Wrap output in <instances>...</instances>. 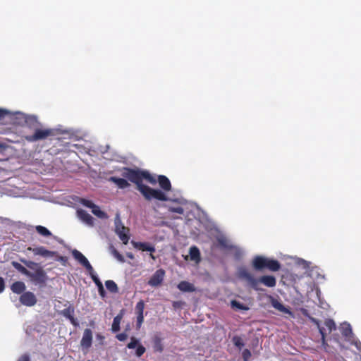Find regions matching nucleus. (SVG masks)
Instances as JSON below:
<instances>
[{"label":"nucleus","mask_w":361,"mask_h":361,"mask_svg":"<svg viewBox=\"0 0 361 361\" xmlns=\"http://www.w3.org/2000/svg\"><path fill=\"white\" fill-rule=\"evenodd\" d=\"M12 265L15 269H16L18 271H20L21 274L27 276L29 274V271L24 267L22 264L17 262H12Z\"/></svg>","instance_id":"72a5a7b5"},{"label":"nucleus","mask_w":361,"mask_h":361,"mask_svg":"<svg viewBox=\"0 0 361 361\" xmlns=\"http://www.w3.org/2000/svg\"><path fill=\"white\" fill-rule=\"evenodd\" d=\"M150 257L152 259H155V257L151 253L150 254Z\"/></svg>","instance_id":"bf43d9fd"},{"label":"nucleus","mask_w":361,"mask_h":361,"mask_svg":"<svg viewBox=\"0 0 361 361\" xmlns=\"http://www.w3.org/2000/svg\"><path fill=\"white\" fill-rule=\"evenodd\" d=\"M145 303L142 300H140L135 306L137 315H143Z\"/></svg>","instance_id":"ea45409f"},{"label":"nucleus","mask_w":361,"mask_h":361,"mask_svg":"<svg viewBox=\"0 0 361 361\" xmlns=\"http://www.w3.org/2000/svg\"><path fill=\"white\" fill-rule=\"evenodd\" d=\"M324 325L326 327L328 331L330 333L336 328V324L334 320L327 319L324 322Z\"/></svg>","instance_id":"4c0bfd02"},{"label":"nucleus","mask_w":361,"mask_h":361,"mask_svg":"<svg viewBox=\"0 0 361 361\" xmlns=\"http://www.w3.org/2000/svg\"><path fill=\"white\" fill-rule=\"evenodd\" d=\"M340 331L346 341L353 344L357 350H361V342L354 338L352 328L349 323H342L340 326Z\"/></svg>","instance_id":"39448f33"},{"label":"nucleus","mask_w":361,"mask_h":361,"mask_svg":"<svg viewBox=\"0 0 361 361\" xmlns=\"http://www.w3.org/2000/svg\"><path fill=\"white\" fill-rule=\"evenodd\" d=\"M20 301L23 305L32 307L36 304L37 298L34 293L27 291L21 295Z\"/></svg>","instance_id":"f8f14e48"},{"label":"nucleus","mask_w":361,"mask_h":361,"mask_svg":"<svg viewBox=\"0 0 361 361\" xmlns=\"http://www.w3.org/2000/svg\"><path fill=\"white\" fill-rule=\"evenodd\" d=\"M122 319V315L118 314L114 318V321L111 326V330L113 332H117L120 329V324Z\"/></svg>","instance_id":"7c9ffc66"},{"label":"nucleus","mask_w":361,"mask_h":361,"mask_svg":"<svg viewBox=\"0 0 361 361\" xmlns=\"http://www.w3.org/2000/svg\"><path fill=\"white\" fill-rule=\"evenodd\" d=\"M268 258L263 256H256L253 258L252 264L256 270H261L266 268Z\"/></svg>","instance_id":"a211bd4d"},{"label":"nucleus","mask_w":361,"mask_h":361,"mask_svg":"<svg viewBox=\"0 0 361 361\" xmlns=\"http://www.w3.org/2000/svg\"><path fill=\"white\" fill-rule=\"evenodd\" d=\"M233 344L239 350H241L245 345L243 340L240 336H234L232 339Z\"/></svg>","instance_id":"c9c22d12"},{"label":"nucleus","mask_w":361,"mask_h":361,"mask_svg":"<svg viewBox=\"0 0 361 361\" xmlns=\"http://www.w3.org/2000/svg\"><path fill=\"white\" fill-rule=\"evenodd\" d=\"M105 286L106 288L111 293H116L118 291V286L114 281H106L105 282Z\"/></svg>","instance_id":"473e14b6"},{"label":"nucleus","mask_w":361,"mask_h":361,"mask_svg":"<svg viewBox=\"0 0 361 361\" xmlns=\"http://www.w3.org/2000/svg\"><path fill=\"white\" fill-rule=\"evenodd\" d=\"M310 320H311V322H312L314 324H315L317 326L319 331L322 336V345L324 347V348L326 349V346H327V343H326V341L325 339L326 329L320 326L319 322L317 319L310 317Z\"/></svg>","instance_id":"5701e85b"},{"label":"nucleus","mask_w":361,"mask_h":361,"mask_svg":"<svg viewBox=\"0 0 361 361\" xmlns=\"http://www.w3.org/2000/svg\"><path fill=\"white\" fill-rule=\"evenodd\" d=\"M92 342V332L90 329H85L80 341L81 347L83 349H88L91 347Z\"/></svg>","instance_id":"2eb2a0df"},{"label":"nucleus","mask_w":361,"mask_h":361,"mask_svg":"<svg viewBox=\"0 0 361 361\" xmlns=\"http://www.w3.org/2000/svg\"><path fill=\"white\" fill-rule=\"evenodd\" d=\"M128 337L127 334L126 333H121L116 335V338L120 341H125Z\"/></svg>","instance_id":"de8ad7c7"},{"label":"nucleus","mask_w":361,"mask_h":361,"mask_svg":"<svg viewBox=\"0 0 361 361\" xmlns=\"http://www.w3.org/2000/svg\"><path fill=\"white\" fill-rule=\"evenodd\" d=\"M136 348H136L135 354L137 357L142 356L146 350L145 348L140 344H138V345Z\"/></svg>","instance_id":"c03bdc74"},{"label":"nucleus","mask_w":361,"mask_h":361,"mask_svg":"<svg viewBox=\"0 0 361 361\" xmlns=\"http://www.w3.org/2000/svg\"><path fill=\"white\" fill-rule=\"evenodd\" d=\"M61 314L67 319H70L73 317L74 308L72 306H69L68 307L61 311Z\"/></svg>","instance_id":"e433bc0d"},{"label":"nucleus","mask_w":361,"mask_h":361,"mask_svg":"<svg viewBox=\"0 0 361 361\" xmlns=\"http://www.w3.org/2000/svg\"><path fill=\"white\" fill-rule=\"evenodd\" d=\"M286 259L288 260V265H293L302 268L307 271L310 267L311 262L295 256H287Z\"/></svg>","instance_id":"1a4fd4ad"},{"label":"nucleus","mask_w":361,"mask_h":361,"mask_svg":"<svg viewBox=\"0 0 361 361\" xmlns=\"http://www.w3.org/2000/svg\"><path fill=\"white\" fill-rule=\"evenodd\" d=\"M21 262L28 268L35 269L36 267H37V264L32 262V261H27L25 259H21Z\"/></svg>","instance_id":"79ce46f5"},{"label":"nucleus","mask_w":361,"mask_h":361,"mask_svg":"<svg viewBox=\"0 0 361 361\" xmlns=\"http://www.w3.org/2000/svg\"><path fill=\"white\" fill-rule=\"evenodd\" d=\"M159 182V184L160 187L164 190V191H169L171 188V185L169 179L163 175L158 176L157 180Z\"/></svg>","instance_id":"412c9836"},{"label":"nucleus","mask_w":361,"mask_h":361,"mask_svg":"<svg viewBox=\"0 0 361 361\" xmlns=\"http://www.w3.org/2000/svg\"><path fill=\"white\" fill-rule=\"evenodd\" d=\"M178 302H175L173 303V307H178Z\"/></svg>","instance_id":"13d9d810"},{"label":"nucleus","mask_w":361,"mask_h":361,"mask_svg":"<svg viewBox=\"0 0 361 361\" xmlns=\"http://www.w3.org/2000/svg\"><path fill=\"white\" fill-rule=\"evenodd\" d=\"M266 268L269 269V270L272 271H277L280 269L281 265L280 263L275 259H271L268 258Z\"/></svg>","instance_id":"c756f323"},{"label":"nucleus","mask_w":361,"mask_h":361,"mask_svg":"<svg viewBox=\"0 0 361 361\" xmlns=\"http://www.w3.org/2000/svg\"><path fill=\"white\" fill-rule=\"evenodd\" d=\"M123 175L129 180L137 185V190L146 200H168L166 198V194L164 192L159 189L151 188L142 183V179H146L151 183H155L157 182L155 177L152 176L148 171L126 169Z\"/></svg>","instance_id":"f257e3e1"},{"label":"nucleus","mask_w":361,"mask_h":361,"mask_svg":"<svg viewBox=\"0 0 361 361\" xmlns=\"http://www.w3.org/2000/svg\"><path fill=\"white\" fill-rule=\"evenodd\" d=\"M71 324L74 325L75 326H77L78 325L77 319L74 318V317H72L71 318L68 319Z\"/></svg>","instance_id":"864d4df0"},{"label":"nucleus","mask_w":361,"mask_h":361,"mask_svg":"<svg viewBox=\"0 0 361 361\" xmlns=\"http://www.w3.org/2000/svg\"><path fill=\"white\" fill-rule=\"evenodd\" d=\"M96 337H97V339L101 342V344H102L104 337L101 334H97Z\"/></svg>","instance_id":"5fc2aeb1"},{"label":"nucleus","mask_w":361,"mask_h":361,"mask_svg":"<svg viewBox=\"0 0 361 361\" xmlns=\"http://www.w3.org/2000/svg\"><path fill=\"white\" fill-rule=\"evenodd\" d=\"M79 202L83 206L91 209L92 214H94L98 218L106 219L108 217L107 214L101 210L100 207L94 204L92 201L84 198H81L80 199Z\"/></svg>","instance_id":"0eeeda50"},{"label":"nucleus","mask_w":361,"mask_h":361,"mask_svg":"<svg viewBox=\"0 0 361 361\" xmlns=\"http://www.w3.org/2000/svg\"><path fill=\"white\" fill-rule=\"evenodd\" d=\"M237 275L240 279L247 281L248 285L255 290H261L259 287L257 279H255L245 267H239L237 270Z\"/></svg>","instance_id":"7ed1b4c3"},{"label":"nucleus","mask_w":361,"mask_h":361,"mask_svg":"<svg viewBox=\"0 0 361 361\" xmlns=\"http://www.w3.org/2000/svg\"><path fill=\"white\" fill-rule=\"evenodd\" d=\"M28 251H32L35 255H39L44 258H52L56 255V252L50 251L42 246L28 247Z\"/></svg>","instance_id":"9b49d317"},{"label":"nucleus","mask_w":361,"mask_h":361,"mask_svg":"<svg viewBox=\"0 0 361 361\" xmlns=\"http://www.w3.org/2000/svg\"><path fill=\"white\" fill-rule=\"evenodd\" d=\"M27 276H28L30 280L35 284L44 283L47 280V274L40 267L36 269L34 272H30L29 271V274L27 275Z\"/></svg>","instance_id":"6e6552de"},{"label":"nucleus","mask_w":361,"mask_h":361,"mask_svg":"<svg viewBox=\"0 0 361 361\" xmlns=\"http://www.w3.org/2000/svg\"><path fill=\"white\" fill-rule=\"evenodd\" d=\"M77 216L79 219L89 226H92L94 221L92 216L83 209L77 210Z\"/></svg>","instance_id":"dca6fc26"},{"label":"nucleus","mask_w":361,"mask_h":361,"mask_svg":"<svg viewBox=\"0 0 361 361\" xmlns=\"http://www.w3.org/2000/svg\"><path fill=\"white\" fill-rule=\"evenodd\" d=\"M153 348L156 352L161 353L164 350L162 339L159 335H154L153 338Z\"/></svg>","instance_id":"393cba45"},{"label":"nucleus","mask_w":361,"mask_h":361,"mask_svg":"<svg viewBox=\"0 0 361 361\" xmlns=\"http://www.w3.org/2000/svg\"><path fill=\"white\" fill-rule=\"evenodd\" d=\"M92 148H93L92 151L95 153V155L97 156L99 154H105L106 152H107L108 150L109 149V145L107 144L104 145H94L92 147ZM90 155L94 156V154H90Z\"/></svg>","instance_id":"b1692460"},{"label":"nucleus","mask_w":361,"mask_h":361,"mask_svg":"<svg viewBox=\"0 0 361 361\" xmlns=\"http://www.w3.org/2000/svg\"><path fill=\"white\" fill-rule=\"evenodd\" d=\"M139 340L135 337L130 338V342L127 345V348L129 349L135 348L139 344Z\"/></svg>","instance_id":"a19ab883"},{"label":"nucleus","mask_w":361,"mask_h":361,"mask_svg":"<svg viewBox=\"0 0 361 361\" xmlns=\"http://www.w3.org/2000/svg\"><path fill=\"white\" fill-rule=\"evenodd\" d=\"M231 306L233 309L238 310L246 311L249 310L248 307L235 300L231 301Z\"/></svg>","instance_id":"2f4dec72"},{"label":"nucleus","mask_w":361,"mask_h":361,"mask_svg":"<svg viewBox=\"0 0 361 361\" xmlns=\"http://www.w3.org/2000/svg\"><path fill=\"white\" fill-rule=\"evenodd\" d=\"M65 131H61L57 128H37L35 130L34 133L25 137L26 140L28 142H37L39 140H45L49 137H55L59 135L64 133Z\"/></svg>","instance_id":"f03ea898"},{"label":"nucleus","mask_w":361,"mask_h":361,"mask_svg":"<svg viewBox=\"0 0 361 361\" xmlns=\"http://www.w3.org/2000/svg\"><path fill=\"white\" fill-rule=\"evenodd\" d=\"M11 288L13 293L20 294L25 290L26 286L23 282L16 281L12 284Z\"/></svg>","instance_id":"c85d7f7f"},{"label":"nucleus","mask_w":361,"mask_h":361,"mask_svg":"<svg viewBox=\"0 0 361 361\" xmlns=\"http://www.w3.org/2000/svg\"><path fill=\"white\" fill-rule=\"evenodd\" d=\"M178 288L183 292H193L195 290L192 283L185 281H181L178 285Z\"/></svg>","instance_id":"bb28decb"},{"label":"nucleus","mask_w":361,"mask_h":361,"mask_svg":"<svg viewBox=\"0 0 361 361\" xmlns=\"http://www.w3.org/2000/svg\"><path fill=\"white\" fill-rule=\"evenodd\" d=\"M112 254L116 259L121 262H124V257L115 249L112 250Z\"/></svg>","instance_id":"a18cd8bd"},{"label":"nucleus","mask_w":361,"mask_h":361,"mask_svg":"<svg viewBox=\"0 0 361 361\" xmlns=\"http://www.w3.org/2000/svg\"><path fill=\"white\" fill-rule=\"evenodd\" d=\"M36 231L42 236L48 237L51 235V233L44 226H37Z\"/></svg>","instance_id":"f704fd0d"},{"label":"nucleus","mask_w":361,"mask_h":361,"mask_svg":"<svg viewBox=\"0 0 361 361\" xmlns=\"http://www.w3.org/2000/svg\"><path fill=\"white\" fill-rule=\"evenodd\" d=\"M302 278V276H295V278H294V281H295L296 280H300Z\"/></svg>","instance_id":"6e6d98bb"},{"label":"nucleus","mask_w":361,"mask_h":361,"mask_svg":"<svg viewBox=\"0 0 361 361\" xmlns=\"http://www.w3.org/2000/svg\"><path fill=\"white\" fill-rule=\"evenodd\" d=\"M259 284L261 283L267 287L273 288L276 284V278L273 276H262L259 279Z\"/></svg>","instance_id":"aec40b11"},{"label":"nucleus","mask_w":361,"mask_h":361,"mask_svg":"<svg viewBox=\"0 0 361 361\" xmlns=\"http://www.w3.org/2000/svg\"><path fill=\"white\" fill-rule=\"evenodd\" d=\"M132 244L135 248L142 250V251H148L150 252H153L155 251L154 246L149 243H140V242L132 241Z\"/></svg>","instance_id":"6ab92c4d"},{"label":"nucleus","mask_w":361,"mask_h":361,"mask_svg":"<svg viewBox=\"0 0 361 361\" xmlns=\"http://www.w3.org/2000/svg\"><path fill=\"white\" fill-rule=\"evenodd\" d=\"M164 275L165 271L163 269L157 270L148 281V284L153 287L160 285L164 280Z\"/></svg>","instance_id":"ddd939ff"},{"label":"nucleus","mask_w":361,"mask_h":361,"mask_svg":"<svg viewBox=\"0 0 361 361\" xmlns=\"http://www.w3.org/2000/svg\"><path fill=\"white\" fill-rule=\"evenodd\" d=\"M8 112L6 110L0 109V118H4Z\"/></svg>","instance_id":"603ef678"},{"label":"nucleus","mask_w":361,"mask_h":361,"mask_svg":"<svg viewBox=\"0 0 361 361\" xmlns=\"http://www.w3.org/2000/svg\"><path fill=\"white\" fill-rule=\"evenodd\" d=\"M128 257L130 259L133 258V255L132 254H128Z\"/></svg>","instance_id":"4d7b16f0"},{"label":"nucleus","mask_w":361,"mask_h":361,"mask_svg":"<svg viewBox=\"0 0 361 361\" xmlns=\"http://www.w3.org/2000/svg\"><path fill=\"white\" fill-rule=\"evenodd\" d=\"M79 147L77 145H67L63 146L62 149H59V152L62 153V155H67L71 157L75 156H78L76 152V149H78Z\"/></svg>","instance_id":"f3484780"},{"label":"nucleus","mask_w":361,"mask_h":361,"mask_svg":"<svg viewBox=\"0 0 361 361\" xmlns=\"http://www.w3.org/2000/svg\"><path fill=\"white\" fill-rule=\"evenodd\" d=\"M242 357H243V361H249L250 358L251 357V353H250V350L244 349L242 351Z\"/></svg>","instance_id":"37998d69"},{"label":"nucleus","mask_w":361,"mask_h":361,"mask_svg":"<svg viewBox=\"0 0 361 361\" xmlns=\"http://www.w3.org/2000/svg\"><path fill=\"white\" fill-rule=\"evenodd\" d=\"M71 253L74 259L82 267H84L87 271H92L93 267L82 253L77 250H72Z\"/></svg>","instance_id":"9d476101"},{"label":"nucleus","mask_w":361,"mask_h":361,"mask_svg":"<svg viewBox=\"0 0 361 361\" xmlns=\"http://www.w3.org/2000/svg\"><path fill=\"white\" fill-rule=\"evenodd\" d=\"M5 288L4 280L2 277H0V293H1Z\"/></svg>","instance_id":"09e8293b"},{"label":"nucleus","mask_w":361,"mask_h":361,"mask_svg":"<svg viewBox=\"0 0 361 361\" xmlns=\"http://www.w3.org/2000/svg\"><path fill=\"white\" fill-rule=\"evenodd\" d=\"M29 360H30L29 356L25 354V355H23L21 357H20V358L18 359V361H29Z\"/></svg>","instance_id":"8fccbe9b"},{"label":"nucleus","mask_w":361,"mask_h":361,"mask_svg":"<svg viewBox=\"0 0 361 361\" xmlns=\"http://www.w3.org/2000/svg\"><path fill=\"white\" fill-rule=\"evenodd\" d=\"M109 180L114 183L119 188L124 189L129 186L128 181L121 178L111 177Z\"/></svg>","instance_id":"a878e982"},{"label":"nucleus","mask_w":361,"mask_h":361,"mask_svg":"<svg viewBox=\"0 0 361 361\" xmlns=\"http://www.w3.org/2000/svg\"><path fill=\"white\" fill-rule=\"evenodd\" d=\"M114 224L116 233L124 244H127L130 239L129 229L123 225L119 214H116Z\"/></svg>","instance_id":"20e7f679"},{"label":"nucleus","mask_w":361,"mask_h":361,"mask_svg":"<svg viewBox=\"0 0 361 361\" xmlns=\"http://www.w3.org/2000/svg\"><path fill=\"white\" fill-rule=\"evenodd\" d=\"M271 303L272 307H274L275 309H276L277 310H279L281 312L292 315L291 311L288 308L286 307L278 300L272 298Z\"/></svg>","instance_id":"4be33fe9"},{"label":"nucleus","mask_w":361,"mask_h":361,"mask_svg":"<svg viewBox=\"0 0 361 361\" xmlns=\"http://www.w3.org/2000/svg\"><path fill=\"white\" fill-rule=\"evenodd\" d=\"M88 273L97 288L100 287V286H103L93 269L92 271H88Z\"/></svg>","instance_id":"58836bf2"},{"label":"nucleus","mask_w":361,"mask_h":361,"mask_svg":"<svg viewBox=\"0 0 361 361\" xmlns=\"http://www.w3.org/2000/svg\"><path fill=\"white\" fill-rule=\"evenodd\" d=\"M166 198L168 199L166 201H171V202H176L178 204V206H170L169 207V210L171 212H175L177 214H182L184 213V208L183 206L185 204L186 201L183 198H178L175 200H172L166 196Z\"/></svg>","instance_id":"4468645a"},{"label":"nucleus","mask_w":361,"mask_h":361,"mask_svg":"<svg viewBox=\"0 0 361 361\" xmlns=\"http://www.w3.org/2000/svg\"><path fill=\"white\" fill-rule=\"evenodd\" d=\"M190 258L192 261L198 263L200 261V253L198 248L195 246L191 247L189 251Z\"/></svg>","instance_id":"cd10ccee"},{"label":"nucleus","mask_w":361,"mask_h":361,"mask_svg":"<svg viewBox=\"0 0 361 361\" xmlns=\"http://www.w3.org/2000/svg\"><path fill=\"white\" fill-rule=\"evenodd\" d=\"M98 290H99V295L102 296V297H104V287L103 286H100V287L98 288Z\"/></svg>","instance_id":"3c124183"},{"label":"nucleus","mask_w":361,"mask_h":361,"mask_svg":"<svg viewBox=\"0 0 361 361\" xmlns=\"http://www.w3.org/2000/svg\"><path fill=\"white\" fill-rule=\"evenodd\" d=\"M214 238L217 242V246L223 250H237L238 248L233 245L231 240L223 232L215 230Z\"/></svg>","instance_id":"423d86ee"},{"label":"nucleus","mask_w":361,"mask_h":361,"mask_svg":"<svg viewBox=\"0 0 361 361\" xmlns=\"http://www.w3.org/2000/svg\"><path fill=\"white\" fill-rule=\"evenodd\" d=\"M144 321V315H137V326L140 328Z\"/></svg>","instance_id":"49530a36"}]
</instances>
